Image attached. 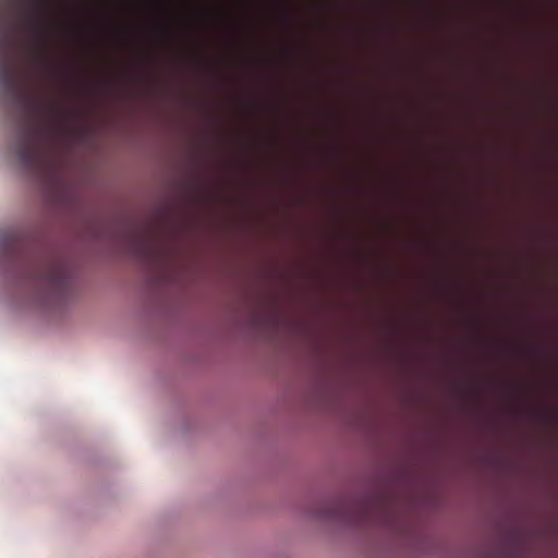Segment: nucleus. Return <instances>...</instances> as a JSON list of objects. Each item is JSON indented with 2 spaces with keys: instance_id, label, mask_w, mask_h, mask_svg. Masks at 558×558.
<instances>
[{
  "instance_id": "39448f33",
  "label": "nucleus",
  "mask_w": 558,
  "mask_h": 558,
  "mask_svg": "<svg viewBox=\"0 0 558 558\" xmlns=\"http://www.w3.org/2000/svg\"><path fill=\"white\" fill-rule=\"evenodd\" d=\"M137 250L143 256H150L155 254V245L147 238H140L136 242Z\"/></svg>"
},
{
  "instance_id": "f257e3e1",
  "label": "nucleus",
  "mask_w": 558,
  "mask_h": 558,
  "mask_svg": "<svg viewBox=\"0 0 558 558\" xmlns=\"http://www.w3.org/2000/svg\"><path fill=\"white\" fill-rule=\"evenodd\" d=\"M14 43L7 29L0 34V78L8 96L21 104L35 120L24 123L15 145L19 161L29 171L50 167L51 157L43 144V136L52 132L61 111L52 104L41 101L28 94L21 82L12 60Z\"/></svg>"
},
{
  "instance_id": "7ed1b4c3",
  "label": "nucleus",
  "mask_w": 558,
  "mask_h": 558,
  "mask_svg": "<svg viewBox=\"0 0 558 558\" xmlns=\"http://www.w3.org/2000/svg\"><path fill=\"white\" fill-rule=\"evenodd\" d=\"M33 8L29 17L24 23L25 28L33 35L31 51L34 60L40 64L46 63V49L44 45V36L47 31L44 13L48 0H31Z\"/></svg>"
},
{
  "instance_id": "20e7f679",
  "label": "nucleus",
  "mask_w": 558,
  "mask_h": 558,
  "mask_svg": "<svg viewBox=\"0 0 558 558\" xmlns=\"http://www.w3.org/2000/svg\"><path fill=\"white\" fill-rule=\"evenodd\" d=\"M20 239L16 234H7L3 239V254L16 255L20 250Z\"/></svg>"
},
{
  "instance_id": "423d86ee",
  "label": "nucleus",
  "mask_w": 558,
  "mask_h": 558,
  "mask_svg": "<svg viewBox=\"0 0 558 558\" xmlns=\"http://www.w3.org/2000/svg\"><path fill=\"white\" fill-rule=\"evenodd\" d=\"M343 515H344V513H343L342 507L329 510L328 512L324 513V517H326V518H340Z\"/></svg>"
},
{
  "instance_id": "0eeeda50",
  "label": "nucleus",
  "mask_w": 558,
  "mask_h": 558,
  "mask_svg": "<svg viewBox=\"0 0 558 558\" xmlns=\"http://www.w3.org/2000/svg\"><path fill=\"white\" fill-rule=\"evenodd\" d=\"M550 417H551L553 420H556V418H557V413H551V414H550Z\"/></svg>"
},
{
  "instance_id": "f03ea898",
  "label": "nucleus",
  "mask_w": 558,
  "mask_h": 558,
  "mask_svg": "<svg viewBox=\"0 0 558 558\" xmlns=\"http://www.w3.org/2000/svg\"><path fill=\"white\" fill-rule=\"evenodd\" d=\"M33 284L44 293L52 296L64 295L71 286V278L65 265L57 258L41 262L32 274Z\"/></svg>"
}]
</instances>
